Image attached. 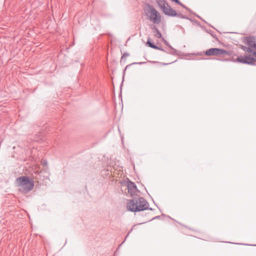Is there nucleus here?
Returning a JSON list of instances; mask_svg holds the SVG:
<instances>
[{
    "label": "nucleus",
    "instance_id": "nucleus-5",
    "mask_svg": "<svg viewBox=\"0 0 256 256\" xmlns=\"http://www.w3.org/2000/svg\"><path fill=\"white\" fill-rule=\"evenodd\" d=\"M205 54L209 56H218L222 54H228V52L222 49L212 48L206 50Z\"/></svg>",
    "mask_w": 256,
    "mask_h": 256
},
{
    "label": "nucleus",
    "instance_id": "nucleus-4",
    "mask_svg": "<svg viewBox=\"0 0 256 256\" xmlns=\"http://www.w3.org/2000/svg\"><path fill=\"white\" fill-rule=\"evenodd\" d=\"M148 18L154 24H158L161 22V16L160 13L154 8L148 6L145 10Z\"/></svg>",
    "mask_w": 256,
    "mask_h": 256
},
{
    "label": "nucleus",
    "instance_id": "nucleus-7",
    "mask_svg": "<svg viewBox=\"0 0 256 256\" xmlns=\"http://www.w3.org/2000/svg\"><path fill=\"white\" fill-rule=\"evenodd\" d=\"M146 44L150 48H154V49H158V48L153 44L149 40H148Z\"/></svg>",
    "mask_w": 256,
    "mask_h": 256
},
{
    "label": "nucleus",
    "instance_id": "nucleus-8",
    "mask_svg": "<svg viewBox=\"0 0 256 256\" xmlns=\"http://www.w3.org/2000/svg\"><path fill=\"white\" fill-rule=\"evenodd\" d=\"M131 185L133 186V188H134V189H136V186H134V184H133L132 183H131L130 184H129L128 185V189L130 188V186H131Z\"/></svg>",
    "mask_w": 256,
    "mask_h": 256
},
{
    "label": "nucleus",
    "instance_id": "nucleus-3",
    "mask_svg": "<svg viewBox=\"0 0 256 256\" xmlns=\"http://www.w3.org/2000/svg\"><path fill=\"white\" fill-rule=\"evenodd\" d=\"M127 209L132 212L143 210L147 208V203L143 198L136 200H130L127 204Z\"/></svg>",
    "mask_w": 256,
    "mask_h": 256
},
{
    "label": "nucleus",
    "instance_id": "nucleus-1",
    "mask_svg": "<svg viewBox=\"0 0 256 256\" xmlns=\"http://www.w3.org/2000/svg\"><path fill=\"white\" fill-rule=\"evenodd\" d=\"M244 42L248 46H241V48L246 52L249 53L248 56H239L236 61L246 64H253L256 61V40L252 36L246 37L244 39Z\"/></svg>",
    "mask_w": 256,
    "mask_h": 256
},
{
    "label": "nucleus",
    "instance_id": "nucleus-6",
    "mask_svg": "<svg viewBox=\"0 0 256 256\" xmlns=\"http://www.w3.org/2000/svg\"><path fill=\"white\" fill-rule=\"evenodd\" d=\"M161 9L163 12L166 15L175 16H176V12L168 4L164 2L160 6Z\"/></svg>",
    "mask_w": 256,
    "mask_h": 256
},
{
    "label": "nucleus",
    "instance_id": "nucleus-2",
    "mask_svg": "<svg viewBox=\"0 0 256 256\" xmlns=\"http://www.w3.org/2000/svg\"><path fill=\"white\" fill-rule=\"evenodd\" d=\"M17 186L19 190L26 193L32 190L34 186L33 180L28 176H21L16 180Z\"/></svg>",
    "mask_w": 256,
    "mask_h": 256
},
{
    "label": "nucleus",
    "instance_id": "nucleus-9",
    "mask_svg": "<svg viewBox=\"0 0 256 256\" xmlns=\"http://www.w3.org/2000/svg\"><path fill=\"white\" fill-rule=\"evenodd\" d=\"M156 36L158 37V38H160L161 37V34H160V32H157L156 34Z\"/></svg>",
    "mask_w": 256,
    "mask_h": 256
}]
</instances>
